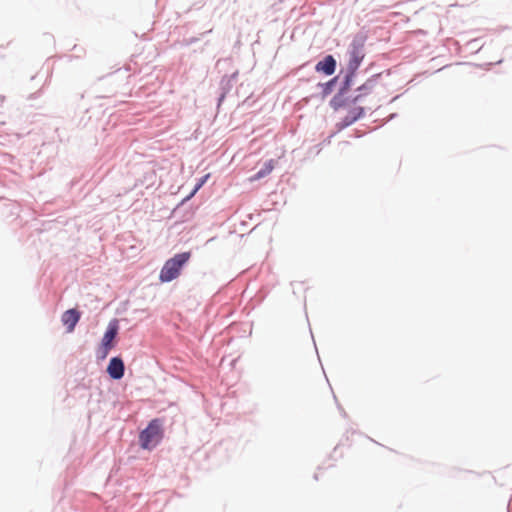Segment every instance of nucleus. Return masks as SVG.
<instances>
[{"label":"nucleus","instance_id":"obj_1","mask_svg":"<svg viewBox=\"0 0 512 512\" xmlns=\"http://www.w3.org/2000/svg\"><path fill=\"white\" fill-rule=\"evenodd\" d=\"M190 257V252H183L168 259L160 271V281L170 282L176 279L180 275L182 267L189 261Z\"/></svg>","mask_w":512,"mask_h":512},{"label":"nucleus","instance_id":"obj_5","mask_svg":"<svg viewBox=\"0 0 512 512\" xmlns=\"http://www.w3.org/2000/svg\"><path fill=\"white\" fill-rule=\"evenodd\" d=\"M107 372L113 379H121L124 375V363L121 358L114 357L110 360Z\"/></svg>","mask_w":512,"mask_h":512},{"label":"nucleus","instance_id":"obj_4","mask_svg":"<svg viewBox=\"0 0 512 512\" xmlns=\"http://www.w3.org/2000/svg\"><path fill=\"white\" fill-rule=\"evenodd\" d=\"M81 314L76 309H69L62 314L61 321L66 327L67 332L71 333L74 331L75 326L80 320Z\"/></svg>","mask_w":512,"mask_h":512},{"label":"nucleus","instance_id":"obj_7","mask_svg":"<svg viewBox=\"0 0 512 512\" xmlns=\"http://www.w3.org/2000/svg\"><path fill=\"white\" fill-rule=\"evenodd\" d=\"M336 61L333 56L328 55L322 61L316 64V71L323 72L326 75H332L335 72Z\"/></svg>","mask_w":512,"mask_h":512},{"label":"nucleus","instance_id":"obj_9","mask_svg":"<svg viewBox=\"0 0 512 512\" xmlns=\"http://www.w3.org/2000/svg\"><path fill=\"white\" fill-rule=\"evenodd\" d=\"M208 178V175H206L204 178H202L199 183L195 186L194 190L192 191V193L190 194V197H192L201 187L202 185L205 183L206 179Z\"/></svg>","mask_w":512,"mask_h":512},{"label":"nucleus","instance_id":"obj_8","mask_svg":"<svg viewBox=\"0 0 512 512\" xmlns=\"http://www.w3.org/2000/svg\"><path fill=\"white\" fill-rule=\"evenodd\" d=\"M274 167L275 161L273 159L267 161L264 164L263 168H261L255 175L249 178V181L254 182L268 176L273 171Z\"/></svg>","mask_w":512,"mask_h":512},{"label":"nucleus","instance_id":"obj_3","mask_svg":"<svg viewBox=\"0 0 512 512\" xmlns=\"http://www.w3.org/2000/svg\"><path fill=\"white\" fill-rule=\"evenodd\" d=\"M119 326L116 319L109 322L106 332L101 341V345L98 349V357L104 359L107 357L109 351L114 347V339L118 334Z\"/></svg>","mask_w":512,"mask_h":512},{"label":"nucleus","instance_id":"obj_6","mask_svg":"<svg viewBox=\"0 0 512 512\" xmlns=\"http://www.w3.org/2000/svg\"><path fill=\"white\" fill-rule=\"evenodd\" d=\"M363 58H364V54H363L362 48L356 44H353L352 48L350 50V58H349V63H348L349 69L351 71H355L359 67Z\"/></svg>","mask_w":512,"mask_h":512},{"label":"nucleus","instance_id":"obj_2","mask_svg":"<svg viewBox=\"0 0 512 512\" xmlns=\"http://www.w3.org/2000/svg\"><path fill=\"white\" fill-rule=\"evenodd\" d=\"M163 436L162 423L159 419H153L139 436L141 447L151 449L155 447Z\"/></svg>","mask_w":512,"mask_h":512}]
</instances>
